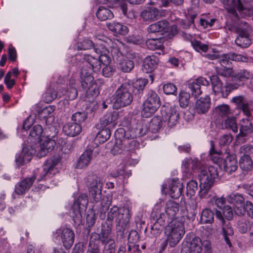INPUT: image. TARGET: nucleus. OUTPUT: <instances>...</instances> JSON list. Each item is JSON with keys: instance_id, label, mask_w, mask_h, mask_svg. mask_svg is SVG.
<instances>
[{"instance_id": "nucleus-40", "label": "nucleus", "mask_w": 253, "mask_h": 253, "mask_svg": "<svg viewBox=\"0 0 253 253\" xmlns=\"http://www.w3.org/2000/svg\"><path fill=\"white\" fill-rule=\"evenodd\" d=\"M240 132L245 135H249L253 133V126L248 119H243L240 122Z\"/></svg>"}, {"instance_id": "nucleus-27", "label": "nucleus", "mask_w": 253, "mask_h": 253, "mask_svg": "<svg viewBox=\"0 0 253 253\" xmlns=\"http://www.w3.org/2000/svg\"><path fill=\"white\" fill-rule=\"evenodd\" d=\"M127 84L129 86V88L131 89L132 93L135 95L139 93V91L142 90L145 85L148 84V80L145 79H137L133 82L129 79H127Z\"/></svg>"}, {"instance_id": "nucleus-58", "label": "nucleus", "mask_w": 253, "mask_h": 253, "mask_svg": "<svg viewBox=\"0 0 253 253\" xmlns=\"http://www.w3.org/2000/svg\"><path fill=\"white\" fill-rule=\"evenodd\" d=\"M238 153L240 155L250 156L253 153V146L251 144L243 145L240 147Z\"/></svg>"}, {"instance_id": "nucleus-60", "label": "nucleus", "mask_w": 253, "mask_h": 253, "mask_svg": "<svg viewBox=\"0 0 253 253\" xmlns=\"http://www.w3.org/2000/svg\"><path fill=\"white\" fill-rule=\"evenodd\" d=\"M243 24V27H239L238 28L237 31L239 33V35H241V36L244 37H249L252 32V29L246 22H244Z\"/></svg>"}, {"instance_id": "nucleus-53", "label": "nucleus", "mask_w": 253, "mask_h": 253, "mask_svg": "<svg viewBox=\"0 0 253 253\" xmlns=\"http://www.w3.org/2000/svg\"><path fill=\"white\" fill-rule=\"evenodd\" d=\"M87 118L86 114L84 112H77L72 116V121L76 124L81 125Z\"/></svg>"}, {"instance_id": "nucleus-1", "label": "nucleus", "mask_w": 253, "mask_h": 253, "mask_svg": "<svg viewBox=\"0 0 253 253\" xmlns=\"http://www.w3.org/2000/svg\"><path fill=\"white\" fill-rule=\"evenodd\" d=\"M59 161V159L55 158L47 160L43 165L42 169L35 170L31 177L26 178L16 184L15 193L19 195H24L30 189L38 175H39L38 181L52 177L58 172L55 167Z\"/></svg>"}, {"instance_id": "nucleus-54", "label": "nucleus", "mask_w": 253, "mask_h": 253, "mask_svg": "<svg viewBox=\"0 0 253 253\" xmlns=\"http://www.w3.org/2000/svg\"><path fill=\"white\" fill-rule=\"evenodd\" d=\"M215 111L219 116L223 118L228 116L230 114V108L227 105H221L215 108Z\"/></svg>"}, {"instance_id": "nucleus-2", "label": "nucleus", "mask_w": 253, "mask_h": 253, "mask_svg": "<svg viewBox=\"0 0 253 253\" xmlns=\"http://www.w3.org/2000/svg\"><path fill=\"white\" fill-rule=\"evenodd\" d=\"M185 232L184 223L177 218L172 219L165 229V241L161 244L159 253L163 252L167 244L171 247H175L182 239Z\"/></svg>"}, {"instance_id": "nucleus-31", "label": "nucleus", "mask_w": 253, "mask_h": 253, "mask_svg": "<svg viewBox=\"0 0 253 253\" xmlns=\"http://www.w3.org/2000/svg\"><path fill=\"white\" fill-rule=\"evenodd\" d=\"M86 184L88 189L102 190L103 187L101 179L95 175H88L86 178Z\"/></svg>"}, {"instance_id": "nucleus-13", "label": "nucleus", "mask_w": 253, "mask_h": 253, "mask_svg": "<svg viewBox=\"0 0 253 253\" xmlns=\"http://www.w3.org/2000/svg\"><path fill=\"white\" fill-rule=\"evenodd\" d=\"M118 114L116 112H109L104 115L96 125L98 129L109 128L111 130L117 124Z\"/></svg>"}, {"instance_id": "nucleus-56", "label": "nucleus", "mask_w": 253, "mask_h": 253, "mask_svg": "<svg viewBox=\"0 0 253 253\" xmlns=\"http://www.w3.org/2000/svg\"><path fill=\"white\" fill-rule=\"evenodd\" d=\"M108 27L110 30L121 35L125 34V29H126V26H124L118 23L114 24L109 25Z\"/></svg>"}, {"instance_id": "nucleus-20", "label": "nucleus", "mask_w": 253, "mask_h": 253, "mask_svg": "<svg viewBox=\"0 0 253 253\" xmlns=\"http://www.w3.org/2000/svg\"><path fill=\"white\" fill-rule=\"evenodd\" d=\"M252 74L247 70H240L238 73L233 75L230 80L231 84L237 85V89L239 86L241 85L243 82L252 78Z\"/></svg>"}, {"instance_id": "nucleus-4", "label": "nucleus", "mask_w": 253, "mask_h": 253, "mask_svg": "<svg viewBox=\"0 0 253 253\" xmlns=\"http://www.w3.org/2000/svg\"><path fill=\"white\" fill-rule=\"evenodd\" d=\"M94 51L98 54H100L98 58L86 54L84 55L83 59L90 65L91 70L94 72H98L100 71L101 68V64L109 65L110 64L111 55L106 48H103L101 50L98 48H94Z\"/></svg>"}, {"instance_id": "nucleus-55", "label": "nucleus", "mask_w": 253, "mask_h": 253, "mask_svg": "<svg viewBox=\"0 0 253 253\" xmlns=\"http://www.w3.org/2000/svg\"><path fill=\"white\" fill-rule=\"evenodd\" d=\"M198 183L194 180H190L187 185V193L190 197L194 196L198 190Z\"/></svg>"}, {"instance_id": "nucleus-21", "label": "nucleus", "mask_w": 253, "mask_h": 253, "mask_svg": "<svg viewBox=\"0 0 253 253\" xmlns=\"http://www.w3.org/2000/svg\"><path fill=\"white\" fill-rule=\"evenodd\" d=\"M210 107L211 99L207 96L201 97L196 101L194 109L199 114H205L209 111Z\"/></svg>"}, {"instance_id": "nucleus-51", "label": "nucleus", "mask_w": 253, "mask_h": 253, "mask_svg": "<svg viewBox=\"0 0 253 253\" xmlns=\"http://www.w3.org/2000/svg\"><path fill=\"white\" fill-rule=\"evenodd\" d=\"M227 200L229 203L233 204L235 207L244 204V198L239 194H231Z\"/></svg>"}, {"instance_id": "nucleus-25", "label": "nucleus", "mask_w": 253, "mask_h": 253, "mask_svg": "<svg viewBox=\"0 0 253 253\" xmlns=\"http://www.w3.org/2000/svg\"><path fill=\"white\" fill-rule=\"evenodd\" d=\"M159 59L155 55L147 56L143 61L142 70L146 73H151L156 68Z\"/></svg>"}, {"instance_id": "nucleus-39", "label": "nucleus", "mask_w": 253, "mask_h": 253, "mask_svg": "<svg viewBox=\"0 0 253 253\" xmlns=\"http://www.w3.org/2000/svg\"><path fill=\"white\" fill-rule=\"evenodd\" d=\"M101 130L97 134L94 142L97 144L106 142L111 136V130L109 128H101Z\"/></svg>"}, {"instance_id": "nucleus-19", "label": "nucleus", "mask_w": 253, "mask_h": 253, "mask_svg": "<svg viewBox=\"0 0 253 253\" xmlns=\"http://www.w3.org/2000/svg\"><path fill=\"white\" fill-rule=\"evenodd\" d=\"M36 153V151L29 146L24 147L21 153L16 154V162L19 165H24L30 162L32 156Z\"/></svg>"}, {"instance_id": "nucleus-50", "label": "nucleus", "mask_w": 253, "mask_h": 253, "mask_svg": "<svg viewBox=\"0 0 253 253\" xmlns=\"http://www.w3.org/2000/svg\"><path fill=\"white\" fill-rule=\"evenodd\" d=\"M190 95L189 93L181 91L179 94V102L180 107L186 108L189 104Z\"/></svg>"}, {"instance_id": "nucleus-57", "label": "nucleus", "mask_w": 253, "mask_h": 253, "mask_svg": "<svg viewBox=\"0 0 253 253\" xmlns=\"http://www.w3.org/2000/svg\"><path fill=\"white\" fill-rule=\"evenodd\" d=\"M212 143H213V142H212V141H211V149L210 151V154H211L210 159L212 160V161L214 163H215L218 165H219L221 164L223 159L221 158V157H220V156H219L220 154H216L215 152V150H214V147L212 144Z\"/></svg>"}, {"instance_id": "nucleus-16", "label": "nucleus", "mask_w": 253, "mask_h": 253, "mask_svg": "<svg viewBox=\"0 0 253 253\" xmlns=\"http://www.w3.org/2000/svg\"><path fill=\"white\" fill-rule=\"evenodd\" d=\"M161 103L159 95L155 91L150 90L143 103V107H145V110L154 113L160 107Z\"/></svg>"}, {"instance_id": "nucleus-17", "label": "nucleus", "mask_w": 253, "mask_h": 253, "mask_svg": "<svg viewBox=\"0 0 253 253\" xmlns=\"http://www.w3.org/2000/svg\"><path fill=\"white\" fill-rule=\"evenodd\" d=\"M126 83H123L117 90L114 98L113 108L116 109L126 105Z\"/></svg>"}, {"instance_id": "nucleus-33", "label": "nucleus", "mask_w": 253, "mask_h": 253, "mask_svg": "<svg viewBox=\"0 0 253 253\" xmlns=\"http://www.w3.org/2000/svg\"><path fill=\"white\" fill-rule=\"evenodd\" d=\"M159 13L157 8L150 7L144 9L141 13L140 16L144 21H153L157 19Z\"/></svg>"}, {"instance_id": "nucleus-24", "label": "nucleus", "mask_w": 253, "mask_h": 253, "mask_svg": "<svg viewBox=\"0 0 253 253\" xmlns=\"http://www.w3.org/2000/svg\"><path fill=\"white\" fill-rule=\"evenodd\" d=\"M201 166V162L197 158H191L184 159L182 166L186 173H191L192 171L198 169Z\"/></svg>"}, {"instance_id": "nucleus-8", "label": "nucleus", "mask_w": 253, "mask_h": 253, "mask_svg": "<svg viewBox=\"0 0 253 253\" xmlns=\"http://www.w3.org/2000/svg\"><path fill=\"white\" fill-rule=\"evenodd\" d=\"M210 80L213 91L215 94L220 93L223 97H227L229 94L237 87V85H232L230 82L226 83L223 86L221 81L217 75L211 76Z\"/></svg>"}, {"instance_id": "nucleus-44", "label": "nucleus", "mask_w": 253, "mask_h": 253, "mask_svg": "<svg viewBox=\"0 0 253 253\" xmlns=\"http://www.w3.org/2000/svg\"><path fill=\"white\" fill-rule=\"evenodd\" d=\"M201 221L203 223H212L214 221V213L209 209L203 210L201 215Z\"/></svg>"}, {"instance_id": "nucleus-5", "label": "nucleus", "mask_w": 253, "mask_h": 253, "mask_svg": "<svg viewBox=\"0 0 253 253\" xmlns=\"http://www.w3.org/2000/svg\"><path fill=\"white\" fill-rule=\"evenodd\" d=\"M122 209H119L117 207L112 208L107 214V222L105 221V222L112 224V221L114 217L117 216L116 218V229L118 235H120L124 240L125 238V232L126 227V216L124 214V210H123V212H122Z\"/></svg>"}, {"instance_id": "nucleus-11", "label": "nucleus", "mask_w": 253, "mask_h": 253, "mask_svg": "<svg viewBox=\"0 0 253 253\" xmlns=\"http://www.w3.org/2000/svg\"><path fill=\"white\" fill-rule=\"evenodd\" d=\"M115 143L111 150V153L114 155L123 153L126 148L125 129L122 127L118 128L115 131Z\"/></svg>"}, {"instance_id": "nucleus-3", "label": "nucleus", "mask_w": 253, "mask_h": 253, "mask_svg": "<svg viewBox=\"0 0 253 253\" xmlns=\"http://www.w3.org/2000/svg\"><path fill=\"white\" fill-rule=\"evenodd\" d=\"M222 211L219 210H215V217L219 220V225L221 228V234L226 243L231 247L232 246L230 242V237L234 234L233 229L230 220L233 216L232 208L229 206L223 207Z\"/></svg>"}, {"instance_id": "nucleus-12", "label": "nucleus", "mask_w": 253, "mask_h": 253, "mask_svg": "<svg viewBox=\"0 0 253 253\" xmlns=\"http://www.w3.org/2000/svg\"><path fill=\"white\" fill-rule=\"evenodd\" d=\"M55 235L61 239L65 249H69L72 247L75 239V234L72 230L66 227H61L56 230Z\"/></svg>"}, {"instance_id": "nucleus-35", "label": "nucleus", "mask_w": 253, "mask_h": 253, "mask_svg": "<svg viewBox=\"0 0 253 253\" xmlns=\"http://www.w3.org/2000/svg\"><path fill=\"white\" fill-rule=\"evenodd\" d=\"M106 233H104L103 239H104V242L101 243L104 245L103 253H115V243L110 235L106 236Z\"/></svg>"}, {"instance_id": "nucleus-41", "label": "nucleus", "mask_w": 253, "mask_h": 253, "mask_svg": "<svg viewBox=\"0 0 253 253\" xmlns=\"http://www.w3.org/2000/svg\"><path fill=\"white\" fill-rule=\"evenodd\" d=\"M148 130V126L146 125L138 124L137 127L132 128L130 129V137L134 138L137 137L142 136L146 134Z\"/></svg>"}, {"instance_id": "nucleus-47", "label": "nucleus", "mask_w": 253, "mask_h": 253, "mask_svg": "<svg viewBox=\"0 0 253 253\" xmlns=\"http://www.w3.org/2000/svg\"><path fill=\"white\" fill-rule=\"evenodd\" d=\"M76 47L78 50H88L92 48H96L93 42L88 39H84L81 42H78Z\"/></svg>"}, {"instance_id": "nucleus-9", "label": "nucleus", "mask_w": 253, "mask_h": 253, "mask_svg": "<svg viewBox=\"0 0 253 253\" xmlns=\"http://www.w3.org/2000/svg\"><path fill=\"white\" fill-rule=\"evenodd\" d=\"M161 113L163 120L167 123L169 127L174 126L179 119L178 107L163 106L161 108Z\"/></svg>"}, {"instance_id": "nucleus-32", "label": "nucleus", "mask_w": 253, "mask_h": 253, "mask_svg": "<svg viewBox=\"0 0 253 253\" xmlns=\"http://www.w3.org/2000/svg\"><path fill=\"white\" fill-rule=\"evenodd\" d=\"M183 184L178 180H173L169 189V195L173 199L178 198L183 191Z\"/></svg>"}, {"instance_id": "nucleus-34", "label": "nucleus", "mask_w": 253, "mask_h": 253, "mask_svg": "<svg viewBox=\"0 0 253 253\" xmlns=\"http://www.w3.org/2000/svg\"><path fill=\"white\" fill-rule=\"evenodd\" d=\"M202 244L201 239L195 237L189 241L188 245V253H201L202 251Z\"/></svg>"}, {"instance_id": "nucleus-45", "label": "nucleus", "mask_w": 253, "mask_h": 253, "mask_svg": "<svg viewBox=\"0 0 253 253\" xmlns=\"http://www.w3.org/2000/svg\"><path fill=\"white\" fill-rule=\"evenodd\" d=\"M116 61L118 68L124 73L126 72V55L120 51L118 52L116 55Z\"/></svg>"}, {"instance_id": "nucleus-18", "label": "nucleus", "mask_w": 253, "mask_h": 253, "mask_svg": "<svg viewBox=\"0 0 253 253\" xmlns=\"http://www.w3.org/2000/svg\"><path fill=\"white\" fill-rule=\"evenodd\" d=\"M55 144L54 140L50 138L46 137L42 143H41L37 149V157L41 158L45 157L49 152H51Z\"/></svg>"}, {"instance_id": "nucleus-15", "label": "nucleus", "mask_w": 253, "mask_h": 253, "mask_svg": "<svg viewBox=\"0 0 253 253\" xmlns=\"http://www.w3.org/2000/svg\"><path fill=\"white\" fill-rule=\"evenodd\" d=\"M224 155H226L223 162V168L225 171L230 173L237 169V161L236 156L230 152L228 147L225 149Z\"/></svg>"}, {"instance_id": "nucleus-26", "label": "nucleus", "mask_w": 253, "mask_h": 253, "mask_svg": "<svg viewBox=\"0 0 253 253\" xmlns=\"http://www.w3.org/2000/svg\"><path fill=\"white\" fill-rule=\"evenodd\" d=\"M93 150L90 148L86 149L80 156L78 160L76 167L78 169H84L88 166L92 156Z\"/></svg>"}, {"instance_id": "nucleus-30", "label": "nucleus", "mask_w": 253, "mask_h": 253, "mask_svg": "<svg viewBox=\"0 0 253 253\" xmlns=\"http://www.w3.org/2000/svg\"><path fill=\"white\" fill-rule=\"evenodd\" d=\"M63 130L70 136L74 137L80 133L82 131L81 125L75 123H69L63 126Z\"/></svg>"}, {"instance_id": "nucleus-36", "label": "nucleus", "mask_w": 253, "mask_h": 253, "mask_svg": "<svg viewBox=\"0 0 253 253\" xmlns=\"http://www.w3.org/2000/svg\"><path fill=\"white\" fill-rule=\"evenodd\" d=\"M179 205L173 201H169L166 205V212L170 218H173L178 212Z\"/></svg>"}, {"instance_id": "nucleus-64", "label": "nucleus", "mask_w": 253, "mask_h": 253, "mask_svg": "<svg viewBox=\"0 0 253 253\" xmlns=\"http://www.w3.org/2000/svg\"><path fill=\"white\" fill-rule=\"evenodd\" d=\"M177 88L175 85L171 83L165 84L163 86L164 92L166 94H174Z\"/></svg>"}, {"instance_id": "nucleus-63", "label": "nucleus", "mask_w": 253, "mask_h": 253, "mask_svg": "<svg viewBox=\"0 0 253 253\" xmlns=\"http://www.w3.org/2000/svg\"><path fill=\"white\" fill-rule=\"evenodd\" d=\"M151 219L157 223L158 225H160L164 227L165 225V219H163L161 214L157 215L156 212L153 211L151 214Z\"/></svg>"}, {"instance_id": "nucleus-10", "label": "nucleus", "mask_w": 253, "mask_h": 253, "mask_svg": "<svg viewBox=\"0 0 253 253\" xmlns=\"http://www.w3.org/2000/svg\"><path fill=\"white\" fill-rule=\"evenodd\" d=\"M217 176V168L214 166H211L202 169L198 175L200 184L212 186Z\"/></svg>"}, {"instance_id": "nucleus-7", "label": "nucleus", "mask_w": 253, "mask_h": 253, "mask_svg": "<svg viewBox=\"0 0 253 253\" xmlns=\"http://www.w3.org/2000/svg\"><path fill=\"white\" fill-rule=\"evenodd\" d=\"M88 201L87 195L81 194L74 202L72 206L71 216L75 223L79 225L82 220V213L84 211L88 205Z\"/></svg>"}, {"instance_id": "nucleus-23", "label": "nucleus", "mask_w": 253, "mask_h": 253, "mask_svg": "<svg viewBox=\"0 0 253 253\" xmlns=\"http://www.w3.org/2000/svg\"><path fill=\"white\" fill-rule=\"evenodd\" d=\"M112 224L110 223L104 222L101 224V230L100 233L96 232L92 233L91 235L90 242L92 243L93 241H99L104 242V239H103L104 233H106V236L110 235L112 231Z\"/></svg>"}, {"instance_id": "nucleus-42", "label": "nucleus", "mask_w": 253, "mask_h": 253, "mask_svg": "<svg viewBox=\"0 0 253 253\" xmlns=\"http://www.w3.org/2000/svg\"><path fill=\"white\" fill-rule=\"evenodd\" d=\"M239 166L244 170H251L253 166V162L251 156L242 155L239 160Z\"/></svg>"}, {"instance_id": "nucleus-28", "label": "nucleus", "mask_w": 253, "mask_h": 253, "mask_svg": "<svg viewBox=\"0 0 253 253\" xmlns=\"http://www.w3.org/2000/svg\"><path fill=\"white\" fill-rule=\"evenodd\" d=\"M169 23L166 20H161L154 24L150 25L148 27V31L150 33H166L168 31Z\"/></svg>"}, {"instance_id": "nucleus-46", "label": "nucleus", "mask_w": 253, "mask_h": 253, "mask_svg": "<svg viewBox=\"0 0 253 253\" xmlns=\"http://www.w3.org/2000/svg\"><path fill=\"white\" fill-rule=\"evenodd\" d=\"M215 72L218 75L224 77H231L233 76V70L231 67H216Z\"/></svg>"}, {"instance_id": "nucleus-29", "label": "nucleus", "mask_w": 253, "mask_h": 253, "mask_svg": "<svg viewBox=\"0 0 253 253\" xmlns=\"http://www.w3.org/2000/svg\"><path fill=\"white\" fill-rule=\"evenodd\" d=\"M43 132V129L42 126L35 125L30 130L28 139L33 143L39 142L41 140Z\"/></svg>"}, {"instance_id": "nucleus-59", "label": "nucleus", "mask_w": 253, "mask_h": 253, "mask_svg": "<svg viewBox=\"0 0 253 253\" xmlns=\"http://www.w3.org/2000/svg\"><path fill=\"white\" fill-rule=\"evenodd\" d=\"M233 137L231 134H226L222 135L219 139V144L222 146H227L232 141Z\"/></svg>"}, {"instance_id": "nucleus-52", "label": "nucleus", "mask_w": 253, "mask_h": 253, "mask_svg": "<svg viewBox=\"0 0 253 253\" xmlns=\"http://www.w3.org/2000/svg\"><path fill=\"white\" fill-rule=\"evenodd\" d=\"M225 5V8L232 14L236 13L237 0H220Z\"/></svg>"}, {"instance_id": "nucleus-62", "label": "nucleus", "mask_w": 253, "mask_h": 253, "mask_svg": "<svg viewBox=\"0 0 253 253\" xmlns=\"http://www.w3.org/2000/svg\"><path fill=\"white\" fill-rule=\"evenodd\" d=\"M191 44L194 48L198 51L201 50L203 52H206L208 49L207 45L203 44L201 42L197 40L192 41Z\"/></svg>"}, {"instance_id": "nucleus-6", "label": "nucleus", "mask_w": 253, "mask_h": 253, "mask_svg": "<svg viewBox=\"0 0 253 253\" xmlns=\"http://www.w3.org/2000/svg\"><path fill=\"white\" fill-rule=\"evenodd\" d=\"M91 68L89 70H86L84 67L82 68L81 72V83L82 87L84 89L87 88L85 94V97L87 98L89 96H92L93 100L98 95V91H95L96 85L93 82L94 78L91 75Z\"/></svg>"}, {"instance_id": "nucleus-61", "label": "nucleus", "mask_w": 253, "mask_h": 253, "mask_svg": "<svg viewBox=\"0 0 253 253\" xmlns=\"http://www.w3.org/2000/svg\"><path fill=\"white\" fill-rule=\"evenodd\" d=\"M212 186L208 185H204L200 184V189L199 191L198 195L200 198H206L209 195V192Z\"/></svg>"}, {"instance_id": "nucleus-14", "label": "nucleus", "mask_w": 253, "mask_h": 253, "mask_svg": "<svg viewBox=\"0 0 253 253\" xmlns=\"http://www.w3.org/2000/svg\"><path fill=\"white\" fill-rule=\"evenodd\" d=\"M232 61L238 62H248V58L247 56L235 53H229L226 54H223L219 56L218 62L220 63L221 67H231Z\"/></svg>"}, {"instance_id": "nucleus-48", "label": "nucleus", "mask_w": 253, "mask_h": 253, "mask_svg": "<svg viewBox=\"0 0 253 253\" xmlns=\"http://www.w3.org/2000/svg\"><path fill=\"white\" fill-rule=\"evenodd\" d=\"M235 43L242 48H247L251 44V40L248 37H244L241 35H238L235 40Z\"/></svg>"}, {"instance_id": "nucleus-22", "label": "nucleus", "mask_w": 253, "mask_h": 253, "mask_svg": "<svg viewBox=\"0 0 253 253\" xmlns=\"http://www.w3.org/2000/svg\"><path fill=\"white\" fill-rule=\"evenodd\" d=\"M210 84L209 82L203 77H199L195 81L192 83H189L188 84L189 88L191 90L192 94L195 96L197 97L202 94L201 90V85L208 86Z\"/></svg>"}, {"instance_id": "nucleus-38", "label": "nucleus", "mask_w": 253, "mask_h": 253, "mask_svg": "<svg viewBox=\"0 0 253 253\" xmlns=\"http://www.w3.org/2000/svg\"><path fill=\"white\" fill-rule=\"evenodd\" d=\"M237 7L239 13L245 16H250L253 14V7L249 4L243 5L241 0H237Z\"/></svg>"}, {"instance_id": "nucleus-49", "label": "nucleus", "mask_w": 253, "mask_h": 253, "mask_svg": "<svg viewBox=\"0 0 253 253\" xmlns=\"http://www.w3.org/2000/svg\"><path fill=\"white\" fill-rule=\"evenodd\" d=\"M224 126L225 128L231 130L234 132L238 131V127L234 117L228 118L225 121Z\"/></svg>"}, {"instance_id": "nucleus-43", "label": "nucleus", "mask_w": 253, "mask_h": 253, "mask_svg": "<svg viewBox=\"0 0 253 253\" xmlns=\"http://www.w3.org/2000/svg\"><path fill=\"white\" fill-rule=\"evenodd\" d=\"M96 16L100 20L105 21L112 19L114 15L110 10L103 6H100L96 12Z\"/></svg>"}, {"instance_id": "nucleus-37", "label": "nucleus", "mask_w": 253, "mask_h": 253, "mask_svg": "<svg viewBox=\"0 0 253 253\" xmlns=\"http://www.w3.org/2000/svg\"><path fill=\"white\" fill-rule=\"evenodd\" d=\"M163 38L150 39L146 41V45L151 50L162 49L163 48L164 41Z\"/></svg>"}]
</instances>
